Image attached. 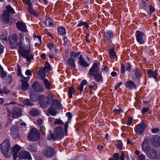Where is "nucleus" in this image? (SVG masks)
Masks as SVG:
<instances>
[{
	"label": "nucleus",
	"instance_id": "nucleus-1",
	"mask_svg": "<svg viewBox=\"0 0 160 160\" xmlns=\"http://www.w3.org/2000/svg\"><path fill=\"white\" fill-rule=\"evenodd\" d=\"M88 75L91 77L93 76L97 82L102 81V76L100 72V68L97 63H94L89 69Z\"/></svg>",
	"mask_w": 160,
	"mask_h": 160
},
{
	"label": "nucleus",
	"instance_id": "nucleus-2",
	"mask_svg": "<svg viewBox=\"0 0 160 160\" xmlns=\"http://www.w3.org/2000/svg\"><path fill=\"white\" fill-rule=\"evenodd\" d=\"M0 148L2 150V153L6 158H8L10 157L12 154V151L11 148V145L8 139H6L0 145Z\"/></svg>",
	"mask_w": 160,
	"mask_h": 160
},
{
	"label": "nucleus",
	"instance_id": "nucleus-3",
	"mask_svg": "<svg viewBox=\"0 0 160 160\" xmlns=\"http://www.w3.org/2000/svg\"><path fill=\"white\" fill-rule=\"evenodd\" d=\"M64 136L63 130V128L60 126L56 128L54 130V133L50 132L48 136V140H55L57 138L60 139Z\"/></svg>",
	"mask_w": 160,
	"mask_h": 160
},
{
	"label": "nucleus",
	"instance_id": "nucleus-4",
	"mask_svg": "<svg viewBox=\"0 0 160 160\" xmlns=\"http://www.w3.org/2000/svg\"><path fill=\"white\" fill-rule=\"evenodd\" d=\"M31 49L30 46L28 49L24 48L19 47V52L23 58L27 59L28 62H31V60L33 59V55L30 53Z\"/></svg>",
	"mask_w": 160,
	"mask_h": 160
},
{
	"label": "nucleus",
	"instance_id": "nucleus-5",
	"mask_svg": "<svg viewBox=\"0 0 160 160\" xmlns=\"http://www.w3.org/2000/svg\"><path fill=\"white\" fill-rule=\"evenodd\" d=\"M40 137V133L35 128H32L28 136L29 140L32 141H38Z\"/></svg>",
	"mask_w": 160,
	"mask_h": 160
},
{
	"label": "nucleus",
	"instance_id": "nucleus-6",
	"mask_svg": "<svg viewBox=\"0 0 160 160\" xmlns=\"http://www.w3.org/2000/svg\"><path fill=\"white\" fill-rule=\"evenodd\" d=\"M18 36L15 33L13 34L9 37V43L12 48H17L18 46L17 42Z\"/></svg>",
	"mask_w": 160,
	"mask_h": 160
},
{
	"label": "nucleus",
	"instance_id": "nucleus-7",
	"mask_svg": "<svg viewBox=\"0 0 160 160\" xmlns=\"http://www.w3.org/2000/svg\"><path fill=\"white\" fill-rule=\"evenodd\" d=\"M144 152H146V154L149 158L154 159H158L157 152L153 148L150 147L148 149Z\"/></svg>",
	"mask_w": 160,
	"mask_h": 160
},
{
	"label": "nucleus",
	"instance_id": "nucleus-8",
	"mask_svg": "<svg viewBox=\"0 0 160 160\" xmlns=\"http://www.w3.org/2000/svg\"><path fill=\"white\" fill-rule=\"evenodd\" d=\"M43 154L48 158L52 157L54 154V150L53 148L47 146L43 149L42 151Z\"/></svg>",
	"mask_w": 160,
	"mask_h": 160
},
{
	"label": "nucleus",
	"instance_id": "nucleus-9",
	"mask_svg": "<svg viewBox=\"0 0 160 160\" xmlns=\"http://www.w3.org/2000/svg\"><path fill=\"white\" fill-rule=\"evenodd\" d=\"M22 109L19 107H15L12 109L11 117L13 118H19L22 114Z\"/></svg>",
	"mask_w": 160,
	"mask_h": 160
},
{
	"label": "nucleus",
	"instance_id": "nucleus-10",
	"mask_svg": "<svg viewBox=\"0 0 160 160\" xmlns=\"http://www.w3.org/2000/svg\"><path fill=\"white\" fill-rule=\"evenodd\" d=\"M147 127L146 124L144 123H140L136 126L135 132L138 135H140L143 133L144 130Z\"/></svg>",
	"mask_w": 160,
	"mask_h": 160
},
{
	"label": "nucleus",
	"instance_id": "nucleus-11",
	"mask_svg": "<svg viewBox=\"0 0 160 160\" xmlns=\"http://www.w3.org/2000/svg\"><path fill=\"white\" fill-rule=\"evenodd\" d=\"M151 144L153 147H158L160 146V137L158 136H154L151 139Z\"/></svg>",
	"mask_w": 160,
	"mask_h": 160
},
{
	"label": "nucleus",
	"instance_id": "nucleus-12",
	"mask_svg": "<svg viewBox=\"0 0 160 160\" xmlns=\"http://www.w3.org/2000/svg\"><path fill=\"white\" fill-rule=\"evenodd\" d=\"M137 41L140 44H143L145 41L143 39V37L144 34L143 32L137 31L136 32Z\"/></svg>",
	"mask_w": 160,
	"mask_h": 160
},
{
	"label": "nucleus",
	"instance_id": "nucleus-13",
	"mask_svg": "<svg viewBox=\"0 0 160 160\" xmlns=\"http://www.w3.org/2000/svg\"><path fill=\"white\" fill-rule=\"evenodd\" d=\"M150 141L151 138L149 137H148L144 139L142 144V148L143 151L147 150L149 148Z\"/></svg>",
	"mask_w": 160,
	"mask_h": 160
},
{
	"label": "nucleus",
	"instance_id": "nucleus-14",
	"mask_svg": "<svg viewBox=\"0 0 160 160\" xmlns=\"http://www.w3.org/2000/svg\"><path fill=\"white\" fill-rule=\"evenodd\" d=\"M18 157L19 158L31 160L32 159L31 155L29 152L26 151H22L19 154Z\"/></svg>",
	"mask_w": 160,
	"mask_h": 160
},
{
	"label": "nucleus",
	"instance_id": "nucleus-15",
	"mask_svg": "<svg viewBox=\"0 0 160 160\" xmlns=\"http://www.w3.org/2000/svg\"><path fill=\"white\" fill-rule=\"evenodd\" d=\"M28 77H23L21 80L22 82L21 89L23 91L27 90L28 89L29 84L28 82Z\"/></svg>",
	"mask_w": 160,
	"mask_h": 160
},
{
	"label": "nucleus",
	"instance_id": "nucleus-16",
	"mask_svg": "<svg viewBox=\"0 0 160 160\" xmlns=\"http://www.w3.org/2000/svg\"><path fill=\"white\" fill-rule=\"evenodd\" d=\"M41 98L39 101L40 106L44 108H47L49 104V102L47 101V97L42 96Z\"/></svg>",
	"mask_w": 160,
	"mask_h": 160
},
{
	"label": "nucleus",
	"instance_id": "nucleus-17",
	"mask_svg": "<svg viewBox=\"0 0 160 160\" xmlns=\"http://www.w3.org/2000/svg\"><path fill=\"white\" fill-rule=\"evenodd\" d=\"M17 28L20 31L26 32L27 31V27L25 23L18 21L16 24Z\"/></svg>",
	"mask_w": 160,
	"mask_h": 160
},
{
	"label": "nucleus",
	"instance_id": "nucleus-18",
	"mask_svg": "<svg viewBox=\"0 0 160 160\" xmlns=\"http://www.w3.org/2000/svg\"><path fill=\"white\" fill-rule=\"evenodd\" d=\"M21 149V147L17 144L15 145L12 147L13 152V157L14 160H16L17 158L18 152Z\"/></svg>",
	"mask_w": 160,
	"mask_h": 160
},
{
	"label": "nucleus",
	"instance_id": "nucleus-19",
	"mask_svg": "<svg viewBox=\"0 0 160 160\" xmlns=\"http://www.w3.org/2000/svg\"><path fill=\"white\" fill-rule=\"evenodd\" d=\"M34 90L38 92H41L43 91V87L42 85H39L38 82H35L32 85Z\"/></svg>",
	"mask_w": 160,
	"mask_h": 160
},
{
	"label": "nucleus",
	"instance_id": "nucleus-20",
	"mask_svg": "<svg viewBox=\"0 0 160 160\" xmlns=\"http://www.w3.org/2000/svg\"><path fill=\"white\" fill-rule=\"evenodd\" d=\"M157 70L154 71H152L151 70H148L147 73L148 76L149 78L152 77L155 79L156 81H158V79L157 78L158 73Z\"/></svg>",
	"mask_w": 160,
	"mask_h": 160
},
{
	"label": "nucleus",
	"instance_id": "nucleus-21",
	"mask_svg": "<svg viewBox=\"0 0 160 160\" xmlns=\"http://www.w3.org/2000/svg\"><path fill=\"white\" fill-rule=\"evenodd\" d=\"M66 115L68 117V120L67 122H65V124L64 125V131L65 132L66 135H67V133L68 132V123L71 122V119L72 117V116L71 115V113L69 112H68L66 113Z\"/></svg>",
	"mask_w": 160,
	"mask_h": 160
},
{
	"label": "nucleus",
	"instance_id": "nucleus-22",
	"mask_svg": "<svg viewBox=\"0 0 160 160\" xmlns=\"http://www.w3.org/2000/svg\"><path fill=\"white\" fill-rule=\"evenodd\" d=\"M68 64L70 67V69L72 70H75V64L74 63V60L72 58H70L68 60Z\"/></svg>",
	"mask_w": 160,
	"mask_h": 160
},
{
	"label": "nucleus",
	"instance_id": "nucleus-23",
	"mask_svg": "<svg viewBox=\"0 0 160 160\" xmlns=\"http://www.w3.org/2000/svg\"><path fill=\"white\" fill-rule=\"evenodd\" d=\"M9 13L8 11H4L3 14L2 15V17L3 22L6 23H8L9 21Z\"/></svg>",
	"mask_w": 160,
	"mask_h": 160
},
{
	"label": "nucleus",
	"instance_id": "nucleus-24",
	"mask_svg": "<svg viewBox=\"0 0 160 160\" xmlns=\"http://www.w3.org/2000/svg\"><path fill=\"white\" fill-rule=\"evenodd\" d=\"M46 72V71L43 69H40L38 72L39 78H40L42 80L45 79Z\"/></svg>",
	"mask_w": 160,
	"mask_h": 160
},
{
	"label": "nucleus",
	"instance_id": "nucleus-25",
	"mask_svg": "<svg viewBox=\"0 0 160 160\" xmlns=\"http://www.w3.org/2000/svg\"><path fill=\"white\" fill-rule=\"evenodd\" d=\"M113 33L110 31H107L105 33L104 37L105 40L106 41H108L110 40L112 36Z\"/></svg>",
	"mask_w": 160,
	"mask_h": 160
},
{
	"label": "nucleus",
	"instance_id": "nucleus-26",
	"mask_svg": "<svg viewBox=\"0 0 160 160\" xmlns=\"http://www.w3.org/2000/svg\"><path fill=\"white\" fill-rule=\"evenodd\" d=\"M109 48L108 49L109 55L110 57H113L115 56L116 53L114 51L115 48L114 45L112 44L110 45Z\"/></svg>",
	"mask_w": 160,
	"mask_h": 160
},
{
	"label": "nucleus",
	"instance_id": "nucleus-27",
	"mask_svg": "<svg viewBox=\"0 0 160 160\" xmlns=\"http://www.w3.org/2000/svg\"><path fill=\"white\" fill-rule=\"evenodd\" d=\"M52 107H54L57 109H61V104L55 99H53L52 101Z\"/></svg>",
	"mask_w": 160,
	"mask_h": 160
},
{
	"label": "nucleus",
	"instance_id": "nucleus-28",
	"mask_svg": "<svg viewBox=\"0 0 160 160\" xmlns=\"http://www.w3.org/2000/svg\"><path fill=\"white\" fill-rule=\"evenodd\" d=\"M78 58L79 59V62L81 65L82 67H86L89 66V64H88L86 61L84 59L82 58V55H81Z\"/></svg>",
	"mask_w": 160,
	"mask_h": 160
},
{
	"label": "nucleus",
	"instance_id": "nucleus-29",
	"mask_svg": "<svg viewBox=\"0 0 160 160\" xmlns=\"http://www.w3.org/2000/svg\"><path fill=\"white\" fill-rule=\"evenodd\" d=\"M87 81L86 80L84 79L82 81L80 85L78 87V89L80 91V93L81 94H82V92L84 85L87 84Z\"/></svg>",
	"mask_w": 160,
	"mask_h": 160
},
{
	"label": "nucleus",
	"instance_id": "nucleus-30",
	"mask_svg": "<svg viewBox=\"0 0 160 160\" xmlns=\"http://www.w3.org/2000/svg\"><path fill=\"white\" fill-rule=\"evenodd\" d=\"M126 86L127 87L131 89L133 88H136V86L134 83L132 81H128L127 82Z\"/></svg>",
	"mask_w": 160,
	"mask_h": 160
},
{
	"label": "nucleus",
	"instance_id": "nucleus-31",
	"mask_svg": "<svg viewBox=\"0 0 160 160\" xmlns=\"http://www.w3.org/2000/svg\"><path fill=\"white\" fill-rule=\"evenodd\" d=\"M48 112L51 115L54 116L57 113V111L52 107H50L48 110Z\"/></svg>",
	"mask_w": 160,
	"mask_h": 160
},
{
	"label": "nucleus",
	"instance_id": "nucleus-32",
	"mask_svg": "<svg viewBox=\"0 0 160 160\" xmlns=\"http://www.w3.org/2000/svg\"><path fill=\"white\" fill-rule=\"evenodd\" d=\"M30 113L31 115L34 117L38 116L39 114V112L37 109H32Z\"/></svg>",
	"mask_w": 160,
	"mask_h": 160
},
{
	"label": "nucleus",
	"instance_id": "nucleus-33",
	"mask_svg": "<svg viewBox=\"0 0 160 160\" xmlns=\"http://www.w3.org/2000/svg\"><path fill=\"white\" fill-rule=\"evenodd\" d=\"M43 83L45 85L46 88L48 90H50L51 83L47 79H45L43 80Z\"/></svg>",
	"mask_w": 160,
	"mask_h": 160
},
{
	"label": "nucleus",
	"instance_id": "nucleus-34",
	"mask_svg": "<svg viewBox=\"0 0 160 160\" xmlns=\"http://www.w3.org/2000/svg\"><path fill=\"white\" fill-rule=\"evenodd\" d=\"M58 30V33L61 35H64L65 33V28L62 27H59Z\"/></svg>",
	"mask_w": 160,
	"mask_h": 160
},
{
	"label": "nucleus",
	"instance_id": "nucleus-35",
	"mask_svg": "<svg viewBox=\"0 0 160 160\" xmlns=\"http://www.w3.org/2000/svg\"><path fill=\"white\" fill-rule=\"evenodd\" d=\"M33 92H30V98L32 101L33 102H35L38 99V97L36 95L33 94Z\"/></svg>",
	"mask_w": 160,
	"mask_h": 160
},
{
	"label": "nucleus",
	"instance_id": "nucleus-36",
	"mask_svg": "<svg viewBox=\"0 0 160 160\" xmlns=\"http://www.w3.org/2000/svg\"><path fill=\"white\" fill-rule=\"evenodd\" d=\"M18 127L16 126H12L11 128L10 133L11 134H13L18 132Z\"/></svg>",
	"mask_w": 160,
	"mask_h": 160
},
{
	"label": "nucleus",
	"instance_id": "nucleus-37",
	"mask_svg": "<svg viewBox=\"0 0 160 160\" xmlns=\"http://www.w3.org/2000/svg\"><path fill=\"white\" fill-rule=\"evenodd\" d=\"M43 69L46 72H48L51 70V66L48 62H46L45 66Z\"/></svg>",
	"mask_w": 160,
	"mask_h": 160
},
{
	"label": "nucleus",
	"instance_id": "nucleus-38",
	"mask_svg": "<svg viewBox=\"0 0 160 160\" xmlns=\"http://www.w3.org/2000/svg\"><path fill=\"white\" fill-rule=\"evenodd\" d=\"M32 6L29 7V8L28 9V12L30 14H32L34 16H37L38 15V13L36 12L32 8Z\"/></svg>",
	"mask_w": 160,
	"mask_h": 160
},
{
	"label": "nucleus",
	"instance_id": "nucleus-39",
	"mask_svg": "<svg viewBox=\"0 0 160 160\" xmlns=\"http://www.w3.org/2000/svg\"><path fill=\"white\" fill-rule=\"evenodd\" d=\"M6 8L7 11H8L9 13V12H10L12 14H14L15 13V12L14 10L10 5H8L6 6Z\"/></svg>",
	"mask_w": 160,
	"mask_h": 160
},
{
	"label": "nucleus",
	"instance_id": "nucleus-40",
	"mask_svg": "<svg viewBox=\"0 0 160 160\" xmlns=\"http://www.w3.org/2000/svg\"><path fill=\"white\" fill-rule=\"evenodd\" d=\"M134 74L136 78H139L141 76V73L140 70L137 68L134 71Z\"/></svg>",
	"mask_w": 160,
	"mask_h": 160
},
{
	"label": "nucleus",
	"instance_id": "nucleus-41",
	"mask_svg": "<svg viewBox=\"0 0 160 160\" xmlns=\"http://www.w3.org/2000/svg\"><path fill=\"white\" fill-rule=\"evenodd\" d=\"M74 88L73 87H71L69 88L68 94H69L68 97L69 98H71L72 97V94L74 92Z\"/></svg>",
	"mask_w": 160,
	"mask_h": 160
},
{
	"label": "nucleus",
	"instance_id": "nucleus-42",
	"mask_svg": "<svg viewBox=\"0 0 160 160\" xmlns=\"http://www.w3.org/2000/svg\"><path fill=\"white\" fill-rule=\"evenodd\" d=\"M45 24L46 25L52 26L53 25V23L52 22V20L50 18H48L45 20Z\"/></svg>",
	"mask_w": 160,
	"mask_h": 160
},
{
	"label": "nucleus",
	"instance_id": "nucleus-43",
	"mask_svg": "<svg viewBox=\"0 0 160 160\" xmlns=\"http://www.w3.org/2000/svg\"><path fill=\"white\" fill-rule=\"evenodd\" d=\"M6 82L4 83H8L10 84V82L12 81V78L11 76L10 75H8L6 77L5 79Z\"/></svg>",
	"mask_w": 160,
	"mask_h": 160
},
{
	"label": "nucleus",
	"instance_id": "nucleus-44",
	"mask_svg": "<svg viewBox=\"0 0 160 160\" xmlns=\"http://www.w3.org/2000/svg\"><path fill=\"white\" fill-rule=\"evenodd\" d=\"M23 103L24 105L30 106H32L33 105V103L30 102L29 99H26L23 101Z\"/></svg>",
	"mask_w": 160,
	"mask_h": 160
},
{
	"label": "nucleus",
	"instance_id": "nucleus-45",
	"mask_svg": "<svg viewBox=\"0 0 160 160\" xmlns=\"http://www.w3.org/2000/svg\"><path fill=\"white\" fill-rule=\"evenodd\" d=\"M80 54V53L79 52H77L72 51L70 52V56L73 58H76L79 56Z\"/></svg>",
	"mask_w": 160,
	"mask_h": 160
},
{
	"label": "nucleus",
	"instance_id": "nucleus-46",
	"mask_svg": "<svg viewBox=\"0 0 160 160\" xmlns=\"http://www.w3.org/2000/svg\"><path fill=\"white\" fill-rule=\"evenodd\" d=\"M81 26H85L87 28H88L89 27V25L86 22H83L82 21H81L78 24L77 27H79Z\"/></svg>",
	"mask_w": 160,
	"mask_h": 160
},
{
	"label": "nucleus",
	"instance_id": "nucleus-47",
	"mask_svg": "<svg viewBox=\"0 0 160 160\" xmlns=\"http://www.w3.org/2000/svg\"><path fill=\"white\" fill-rule=\"evenodd\" d=\"M28 149L31 151L34 152H36L37 151L36 148L34 147H33L31 145H29L28 146Z\"/></svg>",
	"mask_w": 160,
	"mask_h": 160
},
{
	"label": "nucleus",
	"instance_id": "nucleus-48",
	"mask_svg": "<svg viewBox=\"0 0 160 160\" xmlns=\"http://www.w3.org/2000/svg\"><path fill=\"white\" fill-rule=\"evenodd\" d=\"M113 111L116 114H120L123 112V110L121 109L120 108L118 109H114L113 110Z\"/></svg>",
	"mask_w": 160,
	"mask_h": 160
},
{
	"label": "nucleus",
	"instance_id": "nucleus-49",
	"mask_svg": "<svg viewBox=\"0 0 160 160\" xmlns=\"http://www.w3.org/2000/svg\"><path fill=\"white\" fill-rule=\"evenodd\" d=\"M93 84H94L93 85H92L91 84H89V88L90 89V90L94 89H97V86L95 82H93Z\"/></svg>",
	"mask_w": 160,
	"mask_h": 160
},
{
	"label": "nucleus",
	"instance_id": "nucleus-50",
	"mask_svg": "<svg viewBox=\"0 0 160 160\" xmlns=\"http://www.w3.org/2000/svg\"><path fill=\"white\" fill-rule=\"evenodd\" d=\"M47 101L49 102V101L53 100L52 99L53 98V95L49 93L48 94V97H47Z\"/></svg>",
	"mask_w": 160,
	"mask_h": 160
},
{
	"label": "nucleus",
	"instance_id": "nucleus-51",
	"mask_svg": "<svg viewBox=\"0 0 160 160\" xmlns=\"http://www.w3.org/2000/svg\"><path fill=\"white\" fill-rule=\"evenodd\" d=\"M145 155L142 154L140 155H139L137 158L138 160H145Z\"/></svg>",
	"mask_w": 160,
	"mask_h": 160
},
{
	"label": "nucleus",
	"instance_id": "nucleus-52",
	"mask_svg": "<svg viewBox=\"0 0 160 160\" xmlns=\"http://www.w3.org/2000/svg\"><path fill=\"white\" fill-rule=\"evenodd\" d=\"M54 123L55 124H62L63 123V122L61 119H56L54 122Z\"/></svg>",
	"mask_w": 160,
	"mask_h": 160
},
{
	"label": "nucleus",
	"instance_id": "nucleus-53",
	"mask_svg": "<svg viewBox=\"0 0 160 160\" xmlns=\"http://www.w3.org/2000/svg\"><path fill=\"white\" fill-rule=\"evenodd\" d=\"M22 1L27 4L29 7L32 6V3L30 0H22Z\"/></svg>",
	"mask_w": 160,
	"mask_h": 160
},
{
	"label": "nucleus",
	"instance_id": "nucleus-54",
	"mask_svg": "<svg viewBox=\"0 0 160 160\" xmlns=\"http://www.w3.org/2000/svg\"><path fill=\"white\" fill-rule=\"evenodd\" d=\"M18 66V75L20 76H22L21 74V68L19 65L18 64L17 65Z\"/></svg>",
	"mask_w": 160,
	"mask_h": 160
},
{
	"label": "nucleus",
	"instance_id": "nucleus-55",
	"mask_svg": "<svg viewBox=\"0 0 160 160\" xmlns=\"http://www.w3.org/2000/svg\"><path fill=\"white\" fill-rule=\"evenodd\" d=\"M7 35V32L5 31H4L3 32H2V36L4 37H5V38H3L2 39L6 41H7V38L6 37Z\"/></svg>",
	"mask_w": 160,
	"mask_h": 160
},
{
	"label": "nucleus",
	"instance_id": "nucleus-56",
	"mask_svg": "<svg viewBox=\"0 0 160 160\" xmlns=\"http://www.w3.org/2000/svg\"><path fill=\"white\" fill-rule=\"evenodd\" d=\"M149 109V108L148 107H143L142 109V113H144L145 112H147Z\"/></svg>",
	"mask_w": 160,
	"mask_h": 160
},
{
	"label": "nucleus",
	"instance_id": "nucleus-57",
	"mask_svg": "<svg viewBox=\"0 0 160 160\" xmlns=\"http://www.w3.org/2000/svg\"><path fill=\"white\" fill-rule=\"evenodd\" d=\"M1 70L2 77V78H4L5 77H7V73L3 70V69H2V70Z\"/></svg>",
	"mask_w": 160,
	"mask_h": 160
},
{
	"label": "nucleus",
	"instance_id": "nucleus-58",
	"mask_svg": "<svg viewBox=\"0 0 160 160\" xmlns=\"http://www.w3.org/2000/svg\"><path fill=\"white\" fill-rule=\"evenodd\" d=\"M159 131H160V130L158 128H153L152 129V132L153 133H157L159 132Z\"/></svg>",
	"mask_w": 160,
	"mask_h": 160
},
{
	"label": "nucleus",
	"instance_id": "nucleus-59",
	"mask_svg": "<svg viewBox=\"0 0 160 160\" xmlns=\"http://www.w3.org/2000/svg\"><path fill=\"white\" fill-rule=\"evenodd\" d=\"M149 7L150 10L149 14V15H150L152 14V13L154 11V9L153 7H152L150 5L149 6Z\"/></svg>",
	"mask_w": 160,
	"mask_h": 160
},
{
	"label": "nucleus",
	"instance_id": "nucleus-60",
	"mask_svg": "<svg viewBox=\"0 0 160 160\" xmlns=\"http://www.w3.org/2000/svg\"><path fill=\"white\" fill-rule=\"evenodd\" d=\"M12 135L13 136V137L15 139H16L17 138H18L20 137L19 135L18 132Z\"/></svg>",
	"mask_w": 160,
	"mask_h": 160
},
{
	"label": "nucleus",
	"instance_id": "nucleus-61",
	"mask_svg": "<svg viewBox=\"0 0 160 160\" xmlns=\"http://www.w3.org/2000/svg\"><path fill=\"white\" fill-rule=\"evenodd\" d=\"M125 65L123 64V63H122V66H121V73H123L125 71Z\"/></svg>",
	"mask_w": 160,
	"mask_h": 160
},
{
	"label": "nucleus",
	"instance_id": "nucleus-62",
	"mask_svg": "<svg viewBox=\"0 0 160 160\" xmlns=\"http://www.w3.org/2000/svg\"><path fill=\"white\" fill-rule=\"evenodd\" d=\"M113 157L116 160H119V155L118 153H115L113 155Z\"/></svg>",
	"mask_w": 160,
	"mask_h": 160
},
{
	"label": "nucleus",
	"instance_id": "nucleus-63",
	"mask_svg": "<svg viewBox=\"0 0 160 160\" xmlns=\"http://www.w3.org/2000/svg\"><path fill=\"white\" fill-rule=\"evenodd\" d=\"M10 90L7 89L6 87H4V89L3 90V92L5 94H7L9 93L10 92Z\"/></svg>",
	"mask_w": 160,
	"mask_h": 160
},
{
	"label": "nucleus",
	"instance_id": "nucleus-64",
	"mask_svg": "<svg viewBox=\"0 0 160 160\" xmlns=\"http://www.w3.org/2000/svg\"><path fill=\"white\" fill-rule=\"evenodd\" d=\"M125 154L123 152H122L121 155L120 156V160H125Z\"/></svg>",
	"mask_w": 160,
	"mask_h": 160
}]
</instances>
